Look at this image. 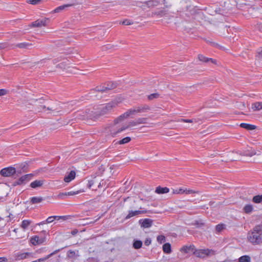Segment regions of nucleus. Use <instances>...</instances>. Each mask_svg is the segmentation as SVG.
Returning <instances> with one entry per match:
<instances>
[{
  "instance_id": "f257e3e1",
  "label": "nucleus",
  "mask_w": 262,
  "mask_h": 262,
  "mask_svg": "<svg viewBox=\"0 0 262 262\" xmlns=\"http://www.w3.org/2000/svg\"><path fill=\"white\" fill-rule=\"evenodd\" d=\"M249 241L253 244L262 243V224L256 226L251 233L248 236Z\"/></svg>"
},
{
  "instance_id": "f03ea898",
  "label": "nucleus",
  "mask_w": 262,
  "mask_h": 262,
  "mask_svg": "<svg viewBox=\"0 0 262 262\" xmlns=\"http://www.w3.org/2000/svg\"><path fill=\"white\" fill-rule=\"evenodd\" d=\"M34 176V174L33 173H29L22 176L19 179L13 182L12 183V186L13 187H15L17 185H25L30 180H31Z\"/></svg>"
},
{
  "instance_id": "7ed1b4c3",
  "label": "nucleus",
  "mask_w": 262,
  "mask_h": 262,
  "mask_svg": "<svg viewBox=\"0 0 262 262\" xmlns=\"http://www.w3.org/2000/svg\"><path fill=\"white\" fill-rule=\"evenodd\" d=\"M137 125H138V123H137V120L130 121L127 125L123 126L117 130H115L114 128H112L111 129H110V135L112 137L114 138L116 137L118 134L127 129L129 127L135 126Z\"/></svg>"
},
{
  "instance_id": "20e7f679",
  "label": "nucleus",
  "mask_w": 262,
  "mask_h": 262,
  "mask_svg": "<svg viewBox=\"0 0 262 262\" xmlns=\"http://www.w3.org/2000/svg\"><path fill=\"white\" fill-rule=\"evenodd\" d=\"M116 103L114 101H111L108 103H106L105 105H103L100 108L98 115L99 116H102L107 114L112 111V110L116 106Z\"/></svg>"
},
{
  "instance_id": "39448f33",
  "label": "nucleus",
  "mask_w": 262,
  "mask_h": 262,
  "mask_svg": "<svg viewBox=\"0 0 262 262\" xmlns=\"http://www.w3.org/2000/svg\"><path fill=\"white\" fill-rule=\"evenodd\" d=\"M16 173V168L12 166L4 168L0 171L1 175L4 177H11Z\"/></svg>"
},
{
  "instance_id": "423d86ee",
  "label": "nucleus",
  "mask_w": 262,
  "mask_h": 262,
  "mask_svg": "<svg viewBox=\"0 0 262 262\" xmlns=\"http://www.w3.org/2000/svg\"><path fill=\"white\" fill-rule=\"evenodd\" d=\"M212 251V250H210L209 249H197L195 248L193 252V255L197 257L204 258L207 256H209Z\"/></svg>"
},
{
  "instance_id": "0eeeda50",
  "label": "nucleus",
  "mask_w": 262,
  "mask_h": 262,
  "mask_svg": "<svg viewBox=\"0 0 262 262\" xmlns=\"http://www.w3.org/2000/svg\"><path fill=\"white\" fill-rule=\"evenodd\" d=\"M49 22V18L45 17L41 19H38L32 22L31 26L32 27H41L42 26H46Z\"/></svg>"
},
{
  "instance_id": "6e6552de",
  "label": "nucleus",
  "mask_w": 262,
  "mask_h": 262,
  "mask_svg": "<svg viewBox=\"0 0 262 262\" xmlns=\"http://www.w3.org/2000/svg\"><path fill=\"white\" fill-rule=\"evenodd\" d=\"M147 211L145 210H128L127 215L125 217L124 220H127L132 217L138 216L141 214L146 213Z\"/></svg>"
},
{
  "instance_id": "1a4fd4ad",
  "label": "nucleus",
  "mask_w": 262,
  "mask_h": 262,
  "mask_svg": "<svg viewBox=\"0 0 262 262\" xmlns=\"http://www.w3.org/2000/svg\"><path fill=\"white\" fill-rule=\"evenodd\" d=\"M153 221L150 219H141L139 221V224L141 227L144 228H148L150 227L152 225Z\"/></svg>"
},
{
  "instance_id": "9d476101",
  "label": "nucleus",
  "mask_w": 262,
  "mask_h": 262,
  "mask_svg": "<svg viewBox=\"0 0 262 262\" xmlns=\"http://www.w3.org/2000/svg\"><path fill=\"white\" fill-rule=\"evenodd\" d=\"M195 249V247L194 245H190L183 246L181 249L180 251L182 253H184L185 254L189 253V252H192L193 255L194 251Z\"/></svg>"
},
{
  "instance_id": "9b49d317",
  "label": "nucleus",
  "mask_w": 262,
  "mask_h": 262,
  "mask_svg": "<svg viewBox=\"0 0 262 262\" xmlns=\"http://www.w3.org/2000/svg\"><path fill=\"white\" fill-rule=\"evenodd\" d=\"M198 59L202 62H205V63H208L209 62H211L214 64H217V61L215 59H214L211 58H208L207 57H205L202 54H199L198 55Z\"/></svg>"
},
{
  "instance_id": "f8f14e48",
  "label": "nucleus",
  "mask_w": 262,
  "mask_h": 262,
  "mask_svg": "<svg viewBox=\"0 0 262 262\" xmlns=\"http://www.w3.org/2000/svg\"><path fill=\"white\" fill-rule=\"evenodd\" d=\"M44 182V180H36L30 183V187L32 188L36 189L41 187L43 185Z\"/></svg>"
},
{
  "instance_id": "ddd939ff",
  "label": "nucleus",
  "mask_w": 262,
  "mask_h": 262,
  "mask_svg": "<svg viewBox=\"0 0 262 262\" xmlns=\"http://www.w3.org/2000/svg\"><path fill=\"white\" fill-rule=\"evenodd\" d=\"M76 176V172L74 170H71L68 175L66 176L64 178V181L66 183H69L74 180Z\"/></svg>"
},
{
  "instance_id": "4468645a",
  "label": "nucleus",
  "mask_w": 262,
  "mask_h": 262,
  "mask_svg": "<svg viewBox=\"0 0 262 262\" xmlns=\"http://www.w3.org/2000/svg\"><path fill=\"white\" fill-rule=\"evenodd\" d=\"M239 126L241 128H244L247 130H254L257 128L256 125L246 123H241L239 124Z\"/></svg>"
},
{
  "instance_id": "2eb2a0df",
  "label": "nucleus",
  "mask_w": 262,
  "mask_h": 262,
  "mask_svg": "<svg viewBox=\"0 0 262 262\" xmlns=\"http://www.w3.org/2000/svg\"><path fill=\"white\" fill-rule=\"evenodd\" d=\"M75 4V3H72V4H64V5L60 6L57 7L56 8H55L53 11V13L60 12L61 11L63 10L64 9H65L67 8L74 6Z\"/></svg>"
},
{
  "instance_id": "dca6fc26",
  "label": "nucleus",
  "mask_w": 262,
  "mask_h": 262,
  "mask_svg": "<svg viewBox=\"0 0 262 262\" xmlns=\"http://www.w3.org/2000/svg\"><path fill=\"white\" fill-rule=\"evenodd\" d=\"M136 107L138 113H146L150 110V106L147 104H143Z\"/></svg>"
},
{
  "instance_id": "f3484780",
  "label": "nucleus",
  "mask_w": 262,
  "mask_h": 262,
  "mask_svg": "<svg viewBox=\"0 0 262 262\" xmlns=\"http://www.w3.org/2000/svg\"><path fill=\"white\" fill-rule=\"evenodd\" d=\"M169 192V189L167 187H162L159 186L156 187L155 192L158 194H164Z\"/></svg>"
},
{
  "instance_id": "a211bd4d",
  "label": "nucleus",
  "mask_w": 262,
  "mask_h": 262,
  "mask_svg": "<svg viewBox=\"0 0 262 262\" xmlns=\"http://www.w3.org/2000/svg\"><path fill=\"white\" fill-rule=\"evenodd\" d=\"M106 85L105 89H107V91L112 90L117 87L118 83L117 82L114 81H107L105 83Z\"/></svg>"
},
{
  "instance_id": "6ab92c4d",
  "label": "nucleus",
  "mask_w": 262,
  "mask_h": 262,
  "mask_svg": "<svg viewBox=\"0 0 262 262\" xmlns=\"http://www.w3.org/2000/svg\"><path fill=\"white\" fill-rule=\"evenodd\" d=\"M162 249L164 253L170 254L172 252L171 246L170 243H166L163 244Z\"/></svg>"
},
{
  "instance_id": "aec40b11",
  "label": "nucleus",
  "mask_w": 262,
  "mask_h": 262,
  "mask_svg": "<svg viewBox=\"0 0 262 262\" xmlns=\"http://www.w3.org/2000/svg\"><path fill=\"white\" fill-rule=\"evenodd\" d=\"M128 117H129V116L128 115L127 111H126V112L119 116L114 120L115 123L117 124L119 122L123 120L124 119L127 118Z\"/></svg>"
},
{
  "instance_id": "412c9836",
  "label": "nucleus",
  "mask_w": 262,
  "mask_h": 262,
  "mask_svg": "<svg viewBox=\"0 0 262 262\" xmlns=\"http://www.w3.org/2000/svg\"><path fill=\"white\" fill-rule=\"evenodd\" d=\"M28 167V165L27 163H21L19 166L20 169L16 170L17 174H21L22 172H27Z\"/></svg>"
},
{
  "instance_id": "4be33fe9",
  "label": "nucleus",
  "mask_w": 262,
  "mask_h": 262,
  "mask_svg": "<svg viewBox=\"0 0 262 262\" xmlns=\"http://www.w3.org/2000/svg\"><path fill=\"white\" fill-rule=\"evenodd\" d=\"M252 109L254 111H258L262 109V102H256L252 104Z\"/></svg>"
},
{
  "instance_id": "5701e85b",
  "label": "nucleus",
  "mask_w": 262,
  "mask_h": 262,
  "mask_svg": "<svg viewBox=\"0 0 262 262\" xmlns=\"http://www.w3.org/2000/svg\"><path fill=\"white\" fill-rule=\"evenodd\" d=\"M45 199L42 197L33 196L30 198V203L32 204L40 203Z\"/></svg>"
},
{
  "instance_id": "b1692460",
  "label": "nucleus",
  "mask_w": 262,
  "mask_h": 262,
  "mask_svg": "<svg viewBox=\"0 0 262 262\" xmlns=\"http://www.w3.org/2000/svg\"><path fill=\"white\" fill-rule=\"evenodd\" d=\"M142 244L141 241L135 239L133 242V247L135 249H139L142 247Z\"/></svg>"
},
{
  "instance_id": "393cba45",
  "label": "nucleus",
  "mask_w": 262,
  "mask_h": 262,
  "mask_svg": "<svg viewBox=\"0 0 262 262\" xmlns=\"http://www.w3.org/2000/svg\"><path fill=\"white\" fill-rule=\"evenodd\" d=\"M31 46H32L31 43L24 42L17 43L15 46V47L19 48L20 49H28L29 47Z\"/></svg>"
},
{
  "instance_id": "a878e982",
  "label": "nucleus",
  "mask_w": 262,
  "mask_h": 262,
  "mask_svg": "<svg viewBox=\"0 0 262 262\" xmlns=\"http://www.w3.org/2000/svg\"><path fill=\"white\" fill-rule=\"evenodd\" d=\"M131 140L132 139L130 137H126L117 141L115 144H124L129 142L131 141Z\"/></svg>"
},
{
  "instance_id": "bb28decb",
  "label": "nucleus",
  "mask_w": 262,
  "mask_h": 262,
  "mask_svg": "<svg viewBox=\"0 0 262 262\" xmlns=\"http://www.w3.org/2000/svg\"><path fill=\"white\" fill-rule=\"evenodd\" d=\"M238 262H251V257L247 255H243L238 258Z\"/></svg>"
},
{
  "instance_id": "cd10ccee",
  "label": "nucleus",
  "mask_w": 262,
  "mask_h": 262,
  "mask_svg": "<svg viewBox=\"0 0 262 262\" xmlns=\"http://www.w3.org/2000/svg\"><path fill=\"white\" fill-rule=\"evenodd\" d=\"M252 202L256 204L262 203V194L254 196L252 198Z\"/></svg>"
},
{
  "instance_id": "c85d7f7f",
  "label": "nucleus",
  "mask_w": 262,
  "mask_h": 262,
  "mask_svg": "<svg viewBox=\"0 0 262 262\" xmlns=\"http://www.w3.org/2000/svg\"><path fill=\"white\" fill-rule=\"evenodd\" d=\"M78 251H77V254H76L74 251L70 250L68 251L67 257L69 258H73L75 257L79 256V255L78 254Z\"/></svg>"
},
{
  "instance_id": "c756f323",
  "label": "nucleus",
  "mask_w": 262,
  "mask_h": 262,
  "mask_svg": "<svg viewBox=\"0 0 262 262\" xmlns=\"http://www.w3.org/2000/svg\"><path fill=\"white\" fill-rule=\"evenodd\" d=\"M41 234H42L43 235V236H38V245L43 243L46 241V231L43 230L41 231Z\"/></svg>"
},
{
  "instance_id": "7c9ffc66",
  "label": "nucleus",
  "mask_w": 262,
  "mask_h": 262,
  "mask_svg": "<svg viewBox=\"0 0 262 262\" xmlns=\"http://www.w3.org/2000/svg\"><path fill=\"white\" fill-rule=\"evenodd\" d=\"M253 209V207L252 205L250 204H247L245 205L243 208L244 211L246 213H250L252 211Z\"/></svg>"
},
{
  "instance_id": "2f4dec72",
  "label": "nucleus",
  "mask_w": 262,
  "mask_h": 262,
  "mask_svg": "<svg viewBox=\"0 0 262 262\" xmlns=\"http://www.w3.org/2000/svg\"><path fill=\"white\" fill-rule=\"evenodd\" d=\"M42 108L46 112V111H56L58 110V108L54 105H52L51 106L46 107L45 105L41 106Z\"/></svg>"
},
{
  "instance_id": "473e14b6",
  "label": "nucleus",
  "mask_w": 262,
  "mask_h": 262,
  "mask_svg": "<svg viewBox=\"0 0 262 262\" xmlns=\"http://www.w3.org/2000/svg\"><path fill=\"white\" fill-rule=\"evenodd\" d=\"M106 85L105 84L103 85L97 86L95 88V90L97 92H100L102 93L106 92L107 91V89H105Z\"/></svg>"
},
{
  "instance_id": "72a5a7b5",
  "label": "nucleus",
  "mask_w": 262,
  "mask_h": 262,
  "mask_svg": "<svg viewBox=\"0 0 262 262\" xmlns=\"http://www.w3.org/2000/svg\"><path fill=\"white\" fill-rule=\"evenodd\" d=\"M31 255V253L29 252H25L18 254L17 255V259H24L27 257L28 256Z\"/></svg>"
},
{
  "instance_id": "f704fd0d",
  "label": "nucleus",
  "mask_w": 262,
  "mask_h": 262,
  "mask_svg": "<svg viewBox=\"0 0 262 262\" xmlns=\"http://www.w3.org/2000/svg\"><path fill=\"white\" fill-rule=\"evenodd\" d=\"M30 224L31 221L30 220H25L22 221L20 227L22 228L25 229L28 228V227L30 225Z\"/></svg>"
},
{
  "instance_id": "c9c22d12",
  "label": "nucleus",
  "mask_w": 262,
  "mask_h": 262,
  "mask_svg": "<svg viewBox=\"0 0 262 262\" xmlns=\"http://www.w3.org/2000/svg\"><path fill=\"white\" fill-rule=\"evenodd\" d=\"M38 235L33 236L30 238V242L34 246L38 245Z\"/></svg>"
},
{
  "instance_id": "e433bc0d",
  "label": "nucleus",
  "mask_w": 262,
  "mask_h": 262,
  "mask_svg": "<svg viewBox=\"0 0 262 262\" xmlns=\"http://www.w3.org/2000/svg\"><path fill=\"white\" fill-rule=\"evenodd\" d=\"M226 227V225L224 224H219L215 226V230L216 232H221Z\"/></svg>"
},
{
  "instance_id": "4c0bfd02",
  "label": "nucleus",
  "mask_w": 262,
  "mask_h": 262,
  "mask_svg": "<svg viewBox=\"0 0 262 262\" xmlns=\"http://www.w3.org/2000/svg\"><path fill=\"white\" fill-rule=\"evenodd\" d=\"M160 96V94L158 93L151 94L147 96V98L149 100H152L154 99H157L159 98Z\"/></svg>"
},
{
  "instance_id": "58836bf2",
  "label": "nucleus",
  "mask_w": 262,
  "mask_h": 262,
  "mask_svg": "<svg viewBox=\"0 0 262 262\" xmlns=\"http://www.w3.org/2000/svg\"><path fill=\"white\" fill-rule=\"evenodd\" d=\"M157 240L159 243L162 244L165 242L166 237L163 235H160L157 236Z\"/></svg>"
},
{
  "instance_id": "ea45409f",
  "label": "nucleus",
  "mask_w": 262,
  "mask_h": 262,
  "mask_svg": "<svg viewBox=\"0 0 262 262\" xmlns=\"http://www.w3.org/2000/svg\"><path fill=\"white\" fill-rule=\"evenodd\" d=\"M127 112L128 113L129 116L134 115H135L137 113H138L136 107H134L133 108H130L129 110H128Z\"/></svg>"
},
{
  "instance_id": "a19ab883",
  "label": "nucleus",
  "mask_w": 262,
  "mask_h": 262,
  "mask_svg": "<svg viewBox=\"0 0 262 262\" xmlns=\"http://www.w3.org/2000/svg\"><path fill=\"white\" fill-rule=\"evenodd\" d=\"M163 4L166 8L170 7L172 5V0H163Z\"/></svg>"
},
{
  "instance_id": "79ce46f5",
  "label": "nucleus",
  "mask_w": 262,
  "mask_h": 262,
  "mask_svg": "<svg viewBox=\"0 0 262 262\" xmlns=\"http://www.w3.org/2000/svg\"><path fill=\"white\" fill-rule=\"evenodd\" d=\"M208 42H209L210 45L212 47H214L217 49H222V50L224 49L223 47L220 46L217 43H216V42H214L213 41H208Z\"/></svg>"
},
{
  "instance_id": "37998d69",
  "label": "nucleus",
  "mask_w": 262,
  "mask_h": 262,
  "mask_svg": "<svg viewBox=\"0 0 262 262\" xmlns=\"http://www.w3.org/2000/svg\"><path fill=\"white\" fill-rule=\"evenodd\" d=\"M147 119L146 118H139L137 119V123L139 124H145L147 122Z\"/></svg>"
},
{
  "instance_id": "c03bdc74",
  "label": "nucleus",
  "mask_w": 262,
  "mask_h": 262,
  "mask_svg": "<svg viewBox=\"0 0 262 262\" xmlns=\"http://www.w3.org/2000/svg\"><path fill=\"white\" fill-rule=\"evenodd\" d=\"M184 189L181 188L173 190V194H183L184 193Z\"/></svg>"
},
{
  "instance_id": "a18cd8bd",
  "label": "nucleus",
  "mask_w": 262,
  "mask_h": 262,
  "mask_svg": "<svg viewBox=\"0 0 262 262\" xmlns=\"http://www.w3.org/2000/svg\"><path fill=\"white\" fill-rule=\"evenodd\" d=\"M58 216H51L48 217L46 220V222L48 223H50L53 222L55 219H57Z\"/></svg>"
},
{
  "instance_id": "49530a36",
  "label": "nucleus",
  "mask_w": 262,
  "mask_h": 262,
  "mask_svg": "<svg viewBox=\"0 0 262 262\" xmlns=\"http://www.w3.org/2000/svg\"><path fill=\"white\" fill-rule=\"evenodd\" d=\"M81 192H83V190H78V191H69V192H67V195L68 196H70V195H75V194H77Z\"/></svg>"
},
{
  "instance_id": "de8ad7c7",
  "label": "nucleus",
  "mask_w": 262,
  "mask_h": 262,
  "mask_svg": "<svg viewBox=\"0 0 262 262\" xmlns=\"http://www.w3.org/2000/svg\"><path fill=\"white\" fill-rule=\"evenodd\" d=\"M123 25H130L133 24V21L132 20L126 19L121 23Z\"/></svg>"
},
{
  "instance_id": "09e8293b",
  "label": "nucleus",
  "mask_w": 262,
  "mask_h": 262,
  "mask_svg": "<svg viewBox=\"0 0 262 262\" xmlns=\"http://www.w3.org/2000/svg\"><path fill=\"white\" fill-rule=\"evenodd\" d=\"M186 8L187 11H189L191 14H193L195 13L196 10L194 7L191 8V6H187Z\"/></svg>"
},
{
  "instance_id": "8fccbe9b",
  "label": "nucleus",
  "mask_w": 262,
  "mask_h": 262,
  "mask_svg": "<svg viewBox=\"0 0 262 262\" xmlns=\"http://www.w3.org/2000/svg\"><path fill=\"white\" fill-rule=\"evenodd\" d=\"M40 2H41V0H28L27 1L28 3L31 4V5H37V4H39Z\"/></svg>"
},
{
  "instance_id": "3c124183",
  "label": "nucleus",
  "mask_w": 262,
  "mask_h": 262,
  "mask_svg": "<svg viewBox=\"0 0 262 262\" xmlns=\"http://www.w3.org/2000/svg\"><path fill=\"white\" fill-rule=\"evenodd\" d=\"M68 196L67 192H60L57 195V198L59 199H63L65 198V196Z\"/></svg>"
},
{
  "instance_id": "603ef678",
  "label": "nucleus",
  "mask_w": 262,
  "mask_h": 262,
  "mask_svg": "<svg viewBox=\"0 0 262 262\" xmlns=\"http://www.w3.org/2000/svg\"><path fill=\"white\" fill-rule=\"evenodd\" d=\"M8 92H9V91L6 89H0V96H2L7 94Z\"/></svg>"
},
{
  "instance_id": "864d4df0",
  "label": "nucleus",
  "mask_w": 262,
  "mask_h": 262,
  "mask_svg": "<svg viewBox=\"0 0 262 262\" xmlns=\"http://www.w3.org/2000/svg\"><path fill=\"white\" fill-rule=\"evenodd\" d=\"M194 225H195L197 227H200L203 226L204 224L201 221H195Z\"/></svg>"
},
{
  "instance_id": "5fc2aeb1",
  "label": "nucleus",
  "mask_w": 262,
  "mask_h": 262,
  "mask_svg": "<svg viewBox=\"0 0 262 262\" xmlns=\"http://www.w3.org/2000/svg\"><path fill=\"white\" fill-rule=\"evenodd\" d=\"M71 218L70 215L58 216L57 219H62L63 220H67Z\"/></svg>"
},
{
  "instance_id": "6e6d98bb",
  "label": "nucleus",
  "mask_w": 262,
  "mask_h": 262,
  "mask_svg": "<svg viewBox=\"0 0 262 262\" xmlns=\"http://www.w3.org/2000/svg\"><path fill=\"white\" fill-rule=\"evenodd\" d=\"M66 62H61V63L58 64L56 66V67L58 68H61V69L63 68V69H64L65 67H66Z\"/></svg>"
},
{
  "instance_id": "4d7b16f0",
  "label": "nucleus",
  "mask_w": 262,
  "mask_h": 262,
  "mask_svg": "<svg viewBox=\"0 0 262 262\" xmlns=\"http://www.w3.org/2000/svg\"><path fill=\"white\" fill-rule=\"evenodd\" d=\"M94 184V181L93 180H89L87 186L89 188H91Z\"/></svg>"
},
{
  "instance_id": "13d9d810",
  "label": "nucleus",
  "mask_w": 262,
  "mask_h": 262,
  "mask_svg": "<svg viewBox=\"0 0 262 262\" xmlns=\"http://www.w3.org/2000/svg\"><path fill=\"white\" fill-rule=\"evenodd\" d=\"M184 191H185L184 193H186V194H192V193H195V191L191 190V189H184Z\"/></svg>"
},
{
  "instance_id": "bf43d9fd",
  "label": "nucleus",
  "mask_w": 262,
  "mask_h": 262,
  "mask_svg": "<svg viewBox=\"0 0 262 262\" xmlns=\"http://www.w3.org/2000/svg\"><path fill=\"white\" fill-rule=\"evenodd\" d=\"M50 60V58H44V59H41L40 61H38L34 62V63L35 64H39L40 63H45L46 60Z\"/></svg>"
},
{
  "instance_id": "052dcab7",
  "label": "nucleus",
  "mask_w": 262,
  "mask_h": 262,
  "mask_svg": "<svg viewBox=\"0 0 262 262\" xmlns=\"http://www.w3.org/2000/svg\"><path fill=\"white\" fill-rule=\"evenodd\" d=\"M151 240L150 238H147L144 242V244L148 246L151 244Z\"/></svg>"
},
{
  "instance_id": "680f3d73",
  "label": "nucleus",
  "mask_w": 262,
  "mask_h": 262,
  "mask_svg": "<svg viewBox=\"0 0 262 262\" xmlns=\"http://www.w3.org/2000/svg\"><path fill=\"white\" fill-rule=\"evenodd\" d=\"M156 14L157 15H159L160 16H163L165 15V13L164 11L161 10V11H158V12H156Z\"/></svg>"
},
{
  "instance_id": "e2e57ef3",
  "label": "nucleus",
  "mask_w": 262,
  "mask_h": 262,
  "mask_svg": "<svg viewBox=\"0 0 262 262\" xmlns=\"http://www.w3.org/2000/svg\"><path fill=\"white\" fill-rule=\"evenodd\" d=\"M193 120H194L195 121V119H194V120H193V119H182V122H186V123H192L193 122Z\"/></svg>"
},
{
  "instance_id": "0e129e2a",
  "label": "nucleus",
  "mask_w": 262,
  "mask_h": 262,
  "mask_svg": "<svg viewBox=\"0 0 262 262\" xmlns=\"http://www.w3.org/2000/svg\"><path fill=\"white\" fill-rule=\"evenodd\" d=\"M61 60V58H57L54 59L52 60V62H53V64H56L58 62L60 61Z\"/></svg>"
},
{
  "instance_id": "69168bd1",
  "label": "nucleus",
  "mask_w": 262,
  "mask_h": 262,
  "mask_svg": "<svg viewBox=\"0 0 262 262\" xmlns=\"http://www.w3.org/2000/svg\"><path fill=\"white\" fill-rule=\"evenodd\" d=\"M8 259L5 257H0V262H7Z\"/></svg>"
},
{
  "instance_id": "338daca9",
  "label": "nucleus",
  "mask_w": 262,
  "mask_h": 262,
  "mask_svg": "<svg viewBox=\"0 0 262 262\" xmlns=\"http://www.w3.org/2000/svg\"><path fill=\"white\" fill-rule=\"evenodd\" d=\"M78 232V230L77 229H75L71 231V234L73 235H75Z\"/></svg>"
},
{
  "instance_id": "774afa93",
  "label": "nucleus",
  "mask_w": 262,
  "mask_h": 262,
  "mask_svg": "<svg viewBox=\"0 0 262 262\" xmlns=\"http://www.w3.org/2000/svg\"><path fill=\"white\" fill-rule=\"evenodd\" d=\"M222 11V10H221V8H219L216 9L215 10V13H216V14H221V12Z\"/></svg>"
}]
</instances>
